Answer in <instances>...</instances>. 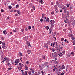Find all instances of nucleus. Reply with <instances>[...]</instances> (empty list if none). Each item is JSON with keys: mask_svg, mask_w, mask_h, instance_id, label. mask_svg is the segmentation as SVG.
<instances>
[{"mask_svg": "<svg viewBox=\"0 0 75 75\" xmlns=\"http://www.w3.org/2000/svg\"><path fill=\"white\" fill-rule=\"evenodd\" d=\"M52 59H54V60H53V61L55 60L56 61L57 60V57L52 56Z\"/></svg>", "mask_w": 75, "mask_h": 75, "instance_id": "obj_1", "label": "nucleus"}, {"mask_svg": "<svg viewBox=\"0 0 75 75\" xmlns=\"http://www.w3.org/2000/svg\"><path fill=\"white\" fill-rule=\"evenodd\" d=\"M4 59L5 60L6 62H9L10 61V59L7 57H5V58H4Z\"/></svg>", "mask_w": 75, "mask_h": 75, "instance_id": "obj_2", "label": "nucleus"}, {"mask_svg": "<svg viewBox=\"0 0 75 75\" xmlns=\"http://www.w3.org/2000/svg\"><path fill=\"white\" fill-rule=\"evenodd\" d=\"M54 53H52V56H53V57H57V52H55Z\"/></svg>", "mask_w": 75, "mask_h": 75, "instance_id": "obj_3", "label": "nucleus"}, {"mask_svg": "<svg viewBox=\"0 0 75 75\" xmlns=\"http://www.w3.org/2000/svg\"><path fill=\"white\" fill-rule=\"evenodd\" d=\"M44 45L45 47H46V48H48V45H47L46 43H45Z\"/></svg>", "mask_w": 75, "mask_h": 75, "instance_id": "obj_4", "label": "nucleus"}, {"mask_svg": "<svg viewBox=\"0 0 75 75\" xmlns=\"http://www.w3.org/2000/svg\"><path fill=\"white\" fill-rule=\"evenodd\" d=\"M65 67V66L64 65H62V66L60 67V69H64Z\"/></svg>", "mask_w": 75, "mask_h": 75, "instance_id": "obj_5", "label": "nucleus"}, {"mask_svg": "<svg viewBox=\"0 0 75 75\" xmlns=\"http://www.w3.org/2000/svg\"><path fill=\"white\" fill-rule=\"evenodd\" d=\"M50 24H53L55 23V21L54 20H52L50 21Z\"/></svg>", "mask_w": 75, "mask_h": 75, "instance_id": "obj_6", "label": "nucleus"}, {"mask_svg": "<svg viewBox=\"0 0 75 75\" xmlns=\"http://www.w3.org/2000/svg\"><path fill=\"white\" fill-rule=\"evenodd\" d=\"M48 64V62H45L44 63V65H45V67H47Z\"/></svg>", "mask_w": 75, "mask_h": 75, "instance_id": "obj_7", "label": "nucleus"}, {"mask_svg": "<svg viewBox=\"0 0 75 75\" xmlns=\"http://www.w3.org/2000/svg\"><path fill=\"white\" fill-rule=\"evenodd\" d=\"M42 18H45V15L44 13H43L42 15Z\"/></svg>", "mask_w": 75, "mask_h": 75, "instance_id": "obj_8", "label": "nucleus"}, {"mask_svg": "<svg viewBox=\"0 0 75 75\" xmlns=\"http://www.w3.org/2000/svg\"><path fill=\"white\" fill-rule=\"evenodd\" d=\"M3 33L5 35H6V34H7V31H6V30L4 31L3 32Z\"/></svg>", "mask_w": 75, "mask_h": 75, "instance_id": "obj_9", "label": "nucleus"}, {"mask_svg": "<svg viewBox=\"0 0 75 75\" xmlns=\"http://www.w3.org/2000/svg\"><path fill=\"white\" fill-rule=\"evenodd\" d=\"M19 56L20 57H22L23 56V54L21 52H19L18 54Z\"/></svg>", "mask_w": 75, "mask_h": 75, "instance_id": "obj_10", "label": "nucleus"}, {"mask_svg": "<svg viewBox=\"0 0 75 75\" xmlns=\"http://www.w3.org/2000/svg\"><path fill=\"white\" fill-rule=\"evenodd\" d=\"M49 31H50V33H49V34H51V32H52V29H51V28H50L49 29Z\"/></svg>", "mask_w": 75, "mask_h": 75, "instance_id": "obj_11", "label": "nucleus"}, {"mask_svg": "<svg viewBox=\"0 0 75 75\" xmlns=\"http://www.w3.org/2000/svg\"><path fill=\"white\" fill-rule=\"evenodd\" d=\"M55 49L56 51H58V47L56 46L55 47Z\"/></svg>", "mask_w": 75, "mask_h": 75, "instance_id": "obj_12", "label": "nucleus"}, {"mask_svg": "<svg viewBox=\"0 0 75 75\" xmlns=\"http://www.w3.org/2000/svg\"><path fill=\"white\" fill-rule=\"evenodd\" d=\"M64 12L66 13H67V8L65 7V8H64Z\"/></svg>", "mask_w": 75, "mask_h": 75, "instance_id": "obj_13", "label": "nucleus"}, {"mask_svg": "<svg viewBox=\"0 0 75 75\" xmlns=\"http://www.w3.org/2000/svg\"><path fill=\"white\" fill-rule=\"evenodd\" d=\"M27 52L28 53V54H30V53H31V50H27Z\"/></svg>", "mask_w": 75, "mask_h": 75, "instance_id": "obj_14", "label": "nucleus"}, {"mask_svg": "<svg viewBox=\"0 0 75 75\" xmlns=\"http://www.w3.org/2000/svg\"><path fill=\"white\" fill-rule=\"evenodd\" d=\"M51 24V28H53V27H54V24Z\"/></svg>", "mask_w": 75, "mask_h": 75, "instance_id": "obj_15", "label": "nucleus"}, {"mask_svg": "<svg viewBox=\"0 0 75 75\" xmlns=\"http://www.w3.org/2000/svg\"><path fill=\"white\" fill-rule=\"evenodd\" d=\"M30 70H31L30 72H32V73H33L35 71L34 70H33V69H30Z\"/></svg>", "mask_w": 75, "mask_h": 75, "instance_id": "obj_16", "label": "nucleus"}, {"mask_svg": "<svg viewBox=\"0 0 75 75\" xmlns=\"http://www.w3.org/2000/svg\"><path fill=\"white\" fill-rule=\"evenodd\" d=\"M63 55V54H62V53H60L58 54V55H59V57H61V56H62Z\"/></svg>", "mask_w": 75, "mask_h": 75, "instance_id": "obj_17", "label": "nucleus"}, {"mask_svg": "<svg viewBox=\"0 0 75 75\" xmlns=\"http://www.w3.org/2000/svg\"><path fill=\"white\" fill-rule=\"evenodd\" d=\"M46 21H47V22H49V21H50V19L49 18H47Z\"/></svg>", "mask_w": 75, "mask_h": 75, "instance_id": "obj_18", "label": "nucleus"}, {"mask_svg": "<svg viewBox=\"0 0 75 75\" xmlns=\"http://www.w3.org/2000/svg\"><path fill=\"white\" fill-rule=\"evenodd\" d=\"M25 68L26 70H28V67L27 66H25Z\"/></svg>", "mask_w": 75, "mask_h": 75, "instance_id": "obj_19", "label": "nucleus"}, {"mask_svg": "<svg viewBox=\"0 0 75 75\" xmlns=\"http://www.w3.org/2000/svg\"><path fill=\"white\" fill-rule=\"evenodd\" d=\"M8 67L9 66V67H11V64H10V63H9L8 62Z\"/></svg>", "mask_w": 75, "mask_h": 75, "instance_id": "obj_20", "label": "nucleus"}, {"mask_svg": "<svg viewBox=\"0 0 75 75\" xmlns=\"http://www.w3.org/2000/svg\"><path fill=\"white\" fill-rule=\"evenodd\" d=\"M55 11H56V13H58V11H59L58 9L57 8H56Z\"/></svg>", "mask_w": 75, "mask_h": 75, "instance_id": "obj_21", "label": "nucleus"}, {"mask_svg": "<svg viewBox=\"0 0 75 75\" xmlns=\"http://www.w3.org/2000/svg\"><path fill=\"white\" fill-rule=\"evenodd\" d=\"M16 62H18V63H19L20 62H19V59H16Z\"/></svg>", "mask_w": 75, "mask_h": 75, "instance_id": "obj_22", "label": "nucleus"}, {"mask_svg": "<svg viewBox=\"0 0 75 75\" xmlns=\"http://www.w3.org/2000/svg\"><path fill=\"white\" fill-rule=\"evenodd\" d=\"M71 55H72V56L73 57H74V55H75L74 53V52H71Z\"/></svg>", "mask_w": 75, "mask_h": 75, "instance_id": "obj_23", "label": "nucleus"}, {"mask_svg": "<svg viewBox=\"0 0 75 75\" xmlns=\"http://www.w3.org/2000/svg\"><path fill=\"white\" fill-rule=\"evenodd\" d=\"M2 47L4 48V49H6V47L5 46V45H3Z\"/></svg>", "mask_w": 75, "mask_h": 75, "instance_id": "obj_24", "label": "nucleus"}, {"mask_svg": "<svg viewBox=\"0 0 75 75\" xmlns=\"http://www.w3.org/2000/svg\"><path fill=\"white\" fill-rule=\"evenodd\" d=\"M8 8H9V9H11V8H12V6H8Z\"/></svg>", "mask_w": 75, "mask_h": 75, "instance_id": "obj_25", "label": "nucleus"}, {"mask_svg": "<svg viewBox=\"0 0 75 75\" xmlns=\"http://www.w3.org/2000/svg\"><path fill=\"white\" fill-rule=\"evenodd\" d=\"M28 30H31V26H29L28 27Z\"/></svg>", "mask_w": 75, "mask_h": 75, "instance_id": "obj_26", "label": "nucleus"}, {"mask_svg": "<svg viewBox=\"0 0 75 75\" xmlns=\"http://www.w3.org/2000/svg\"><path fill=\"white\" fill-rule=\"evenodd\" d=\"M32 8H33L34 10H35V6H34V5H33V6H32Z\"/></svg>", "mask_w": 75, "mask_h": 75, "instance_id": "obj_27", "label": "nucleus"}, {"mask_svg": "<svg viewBox=\"0 0 75 75\" xmlns=\"http://www.w3.org/2000/svg\"><path fill=\"white\" fill-rule=\"evenodd\" d=\"M66 5H67V7H69V5H70V4H67Z\"/></svg>", "mask_w": 75, "mask_h": 75, "instance_id": "obj_28", "label": "nucleus"}, {"mask_svg": "<svg viewBox=\"0 0 75 75\" xmlns=\"http://www.w3.org/2000/svg\"><path fill=\"white\" fill-rule=\"evenodd\" d=\"M45 28L47 30H48L49 29V27L48 26H46Z\"/></svg>", "mask_w": 75, "mask_h": 75, "instance_id": "obj_29", "label": "nucleus"}, {"mask_svg": "<svg viewBox=\"0 0 75 75\" xmlns=\"http://www.w3.org/2000/svg\"><path fill=\"white\" fill-rule=\"evenodd\" d=\"M17 13L18 14H20V11H17Z\"/></svg>", "mask_w": 75, "mask_h": 75, "instance_id": "obj_30", "label": "nucleus"}, {"mask_svg": "<svg viewBox=\"0 0 75 75\" xmlns=\"http://www.w3.org/2000/svg\"><path fill=\"white\" fill-rule=\"evenodd\" d=\"M19 65L20 66V67H21V66H22V65H23V64H22L21 63H19Z\"/></svg>", "mask_w": 75, "mask_h": 75, "instance_id": "obj_31", "label": "nucleus"}, {"mask_svg": "<svg viewBox=\"0 0 75 75\" xmlns=\"http://www.w3.org/2000/svg\"><path fill=\"white\" fill-rule=\"evenodd\" d=\"M47 44H48V45H50V42L49 41H47Z\"/></svg>", "mask_w": 75, "mask_h": 75, "instance_id": "obj_32", "label": "nucleus"}, {"mask_svg": "<svg viewBox=\"0 0 75 75\" xmlns=\"http://www.w3.org/2000/svg\"><path fill=\"white\" fill-rule=\"evenodd\" d=\"M28 74L29 75H30L31 74V71H29L28 72Z\"/></svg>", "mask_w": 75, "mask_h": 75, "instance_id": "obj_33", "label": "nucleus"}, {"mask_svg": "<svg viewBox=\"0 0 75 75\" xmlns=\"http://www.w3.org/2000/svg\"><path fill=\"white\" fill-rule=\"evenodd\" d=\"M15 31H16V32H17V31H18V28H15Z\"/></svg>", "mask_w": 75, "mask_h": 75, "instance_id": "obj_34", "label": "nucleus"}, {"mask_svg": "<svg viewBox=\"0 0 75 75\" xmlns=\"http://www.w3.org/2000/svg\"><path fill=\"white\" fill-rule=\"evenodd\" d=\"M10 67V68H8V70H11V69H12V68L11 67Z\"/></svg>", "mask_w": 75, "mask_h": 75, "instance_id": "obj_35", "label": "nucleus"}, {"mask_svg": "<svg viewBox=\"0 0 75 75\" xmlns=\"http://www.w3.org/2000/svg\"><path fill=\"white\" fill-rule=\"evenodd\" d=\"M40 2L41 4H42V3H43V1H42V0H41L40 1Z\"/></svg>", "mask_w": 75, "mask_h": 75, "instance_id": "obj_36", "label": "nucleus"}, {"mask_svg": "<svg viewBox=\"0 0 75 75\" xmlns=\"http://www.w3.org/2000/svg\"><path fill=\"white\" fill-rule=\"evenodd\" d=\"M67 20H68V19L67 18H66V20H65L64 21L65 23H67V22H66Z\"/></svg>", "mask_w": 75, "mask_h": 75, "instance_id": "obj_37", "label": "nucleus"}, {"mask_svg": "<svg viewBox=\"0 0 75 75\" xmlns=\"http://www.w3.org/2000/svg\"><path fill=\"white\" fill-rule=\"evenodd\" d=\"M44 65H44V64H42V68H44V67H44Z\"/></svg>", "mask_w": 75, "mask_h": 75, "instance_id": "obj_38", "label": "nucleus"}, {"mask_svg": "<svg viewBox=\"0 0 75 75\" xmlns=\"http://www.w3.org/2000/svg\"><path fill=\"white\" fill-rule=\"evenodd\" d=\"M16 8H17V7H19V5L18 4H17L16 6Z\"/></svg>", "mask_w": 75, "mask_h": 75, "instance_id": "obj_39", "label": "nucleus"}, {"mask_svg": "<svg viewBox=\"0 0 75 75\" xmlns=\"http://www.w3.org/2000/svg\"><path fill=\"white\" fill-rule=\"evenodd\" d=\"M25 75H27V71H25Z\"/></svg>", "mask_w": 75, "mask_h": 75, "instance_id": "obj_40", "label": "nucleus"}, {"mask_svg": "<svg viewBox=\"0 0 75 75\" xmlns=\"http://www.w3.org/2000/svg\"><path fill=\"white\" fill-rule=\"evenodd\" d=\"M41 72L42 75H43L44 74V72H43V71H41Z\"/></svg>", "mask_w": 75, "mask_h": 75, "instance_id": "obj_41", "label": "nucleus"}, {"mask_svg": "<svg viewBox=\"0 0 75 75\" xmlns=\"http://www.w3.org/2000/svg\"><path fill=\"white\" fill-rule=\"evenodd\" d=\"M56 66V67H58V66H57V65H55L54 66L55 68V69H57V67H55Z\"/></svg>", "mask_w": 75, "mask_h": 75, "instance_id": "obj_42", "label": "nucleus"}, {"mask_svg": "<svg viewBox=\"0 0 75 75\" xmlns=\"http://www.w3.org/2000/svg\"><path fill=\"white\" fill-rule=\"evenodd\" d=\"M2 44L3 45H6V44L3 42H2Z\"/></svg>", "mask_w": 75, "mask_h": 75, "instance_id": "obj_43", "label": "nucleus"}, {"mask_svg": "<svg viewBox=\"0 0 75 75\" xmlns=\"http://www.w3.org/2000/svg\"><path fill=\"white\" fill-rule=\"evenodd\" d=\"M37 74H38V73L37 72H35V75H37Z\"/></svg>", "mask_w": 75, "mask_h": 75, "instance_id": "obj_44", "label": "nucleus"}, {"mask_svg": "<svg viewBox=\"0 0 75 75\" xmlns=\"http://www.w3.org/2000/svg\"><path fill=\"white\" fill-rule=\"evenodd\" d=\"M73 43L74 45H75V41H73Z\"/></svg>", "mask_w": 75, "mask_h": 75, "instance_id": "obj_45", "label": "nucleus"}, {"mask_svg": "<svg viewBox=\"0 0 75 75\" xmlns=\"http://www.w3.org/2000/svg\"><path fill=\"white\" fill-rule=\"evenodd\" d=\"M21 30V31L22 32V33H23V32L24 31V29H22Z\"/></svg>", "mask_w": 75, "mask_h": 75, "instance_id": "obj_46", "label": "nucleus"}, {"mask_svg": "<svg viewBox=\"0 0 75 75\" xmlns=\"http://www.w3.org/2000/svg\"><path fill=\"white\" fill-rule=\"evenodd\" d=\"M64 38H62L61 39V41H64Z\"/></svg>", "mask_w": 75, "mask_h": 75, "instance_id": "obj_47", "label": "nucleus"}, {"mask_svg": "<svg viewBox=\"0 0 75 75\" xmlns=\"http://www.w3.org/2000/svg\"><path fill=\"white\" fill-rule=\"evenodd\" d=\"M25 31H28V29H27V28H25Z\"/></svg>", "mask_w": 75, "mask_h": 75, "instance_id": "obj_48", "label": "nucleus"}, {"mask_svg": "<svg viewBox=\"0 0 75 75\" xmlns=\"http://www.w3.org/2000/svg\"><path fill=\"white\" fill-rule=\"evenodd\" d=\"M72 40L73 41L74 40H75V38L73 37L72 38Z\"/></svg>", "mask_w": 75, "mask_h": 75, "instance_id": "obj_49", "label": "nucleus"}, {"mask_svg": "<svg viewBox=\"0 0 75 75\" xmlns=\"http://www.w3.org/2000/svg\"><path fill=\"white\" fill-rule=\"evenodd\" d=\"M1 12H4V10H3V9H2L1 10Z\"/></svg>", "mask_w": 75, "mask_h": 75, "instance_id": "obj_50", "label": "nucleus"}, {"mask_svg": "<svg viewBox=\"0 0 75 75\" xmlns=\"http://www.w3.org/2000/svg\"><path fill=\"white\" fill-rule=\"evenodd\" d=\"M44 18H45V20H44V21H46V20H47V18H46V17H45Z\"/></svg>", "mask_w": 75, "mask_h": 75, "instance_id": "obj_51", "label": "nucleus"}, {"mask_svg": "<svg viewBox=\"0 0 75 75\" xmlns=\"http://www.w3.org/2000/svg\"><path fill=\"white\" fill-rule=\"evenodd\" d=\"M11 5H12V6H14L15 5V4H14V3H11Z\"/></svg>", "mask_w": 75, "mask_h": 75, "instance_id": "obj_52", "label": "nucleus"}, {"mask_svg": "<svg viewBox=\"0 0 75 75\" xmlns=\"http://www.w3.org/2000/svg\"><path fill=\"white\" fill-rule=\"evenodd\" d=\"M67 16H68V15H69V12H67Z\"/></svg>", "mask_w": 75, "mask_h": 75, "instance_id": "obj_53", "label": "nucleus"}, {"mask_svg": "<svg viewBox=\"0 0 75 75\" xmlns=\"http://www.w3.org/2000/svg\"><path fill=\"white\" fill-rule=\"evenodd\" d=\"M22 75H25V73H24V72H23L22 73Z\"/></svg>", "mask_w": 75, "mask_h": 75, "instance_id": "obj_54", "label": "nucleus"}, {"mask_svg": "<svg viewBox=\"0 0 75 75\" xmlns=\"http://www.w3.org/2000/svg\"><path fill=\"white\" fill-rule=\"evenodd\" d=\"M43 58L44 59H45V56H43Z\"/></svg>", "mask_w": 75, "mask_h": 75, "instance_id": "obj_55", "label": "nucleus"}, {"mask_svg": "<svg viewBox=\"0 0 75 75\" xmlns=\"http://www.w3.org/2000/svg\"><path fill=\"white\" fill-rule=\"evenodd\" d=\"M1 40H4V38L3 37H2Z\"/></svg>", "mask_w": 75, "mask_h": 75, "instance_id": "obj_56", "label": "nucleus"}, {"mask_svg": "<svg viewBox=\"0 0 75 75\" xmlns=\"http://www.w3.org/2000/svg\"><path fill=\"white\" fill-rule=\"evenodd\" d=\"M40 21H41V22H42V21H43V19H40Z\"/></svg>", "mask_w": 75, "mask_h": 75, "instance_id": "obj_57", "label": "nucleus"}, {"mask_svg": "<svg viewBox=\"0 0 75 75\" xmlns=\"http://www.w3.org/2000/svg\"><path fill=\"white\" fill-rule=\"evenodd\" d=\"M65 51H63L62 52L63 54H65Z\"/></svg>", "mask_w": 75, "mask_h": 75, "instance_id": "obj_58", "label": "nucleus"}, {"mask_svg": "<svg viewBox=\"0 0 75 75\" xmlns=\"http://www.w3.org/2000/svg\"><path fill=\"white\" fill-rule=\"evenodd\" d=\"M64 74V72H62V73H61V75H63Z\"/></svg>", "mask_w": 75, "mask_h": 75, "instance_id": "obj_59", "label": "nucleus"}, {"mask_svg": "<svg viewBox=\"0 0 75 75\" xmlns=\"http://www.w3.org/2000/svg\"><path fill=\"white\" fill-rule=\"evenodd\" d=\"M62 48H63V47H61L59 48V49H61V50H62Z\"/></svg>", "mask_w": 75, "mask_h": 75, "instance_id": "obj_60", "label": "nucleus"}, {"mask_svg": "<svg viewBox=\"0 0 75 75\" xmlns=\"http://www.w3.org/2000/svg\"><path fill=\"white\" fill-rule=\"evenodd\" d=\"M51 14H54V12H51Z\"/></svg>", "mask_w": 75, "mask_h": 75, "instance_id": "obj_61", "label": "nucleus"}, {"mask_svg": "<svg viewBox=\"0 0 75 75\" xmlns=\"http://www.w3.org/2000/svg\"><path fill=\"white\" fill-rule=\"evenodd\" d=\"M69 37H71L72 36V35H71V34H70L69 35Z\"/></svg>", "mask_w": 75, "mask_h": 75, "instance_id": "obj_62", "label": "nucleus"}, {"mask_svg": "<svg viewBox=\"0 0 75 75\" xmlns=\"http://www.w3.org/2000/svg\"><path fill=\"white\" fill-rule=\"evenodd\" d=\"M5 61V59H4L3 61H2V62H3V63L4 62V61Z\"/></svg>", "mask_w": 75, "mask_h": 75, "instance_id": "obj_63", "label": "nucleus"}, {"mask_svg": "<svg viewBox=\"0 0 75 75\" xmlns=\"http://www.w3.org/2000/svg\"><path fill=\"white\" fill-rule=\"evenodd\" d=\"M13 32H16V30H13Z\"/></svg>", "mask_w": 75, "mask_h": 75, "instance_id": "obj_64", "label": "nucleus"}]
</instances>
